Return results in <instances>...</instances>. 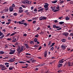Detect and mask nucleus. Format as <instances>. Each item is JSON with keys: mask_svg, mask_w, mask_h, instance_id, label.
<instances>
[{"mask_svg": "<svg viewBox=\"0 0 73 73\" xmlns=\"http://www.w3.org/2000/svg\"><path fill=\"white\" fill-rule=\"evenodd\" d=\"M34 41L35 42H37V41H38L37 39L36 38H34Z\"/></svg>", "mask_w": 73, "mask_h": 73, "instance_id": "nucleus-24", "label": "nucleus"}, {"mask_svg": "<svg viewBox=\"0 0 73 73\" xmlns=\"http://www.w3.org/2000/svg\"><path fill=\"white\" fill-rule=\"evenodd\" d=\"M8 64H9V63L7 62H6L5 64V65H8Z\"/></svg>", "mask_w": 73, "mask_h": 73, "instance_id": "nucleus-53", "label": "nucleus"}, {"mask_svg": "<svg viewBox=\"0 0 73 73\" xmlns=\"http://www.w3.org/2000/svg\"><path fill=\"white\" fill-rule=\"evenodd\" d=\"M33 58H31L30 59V61H33Z\"/></svg>", "mask_w": 73, "mask_h": 73, "instance_id": "nucleus-47", "label": "nucleus"}, {"mask_svg": "<svg viewBox=\"0 0 73 73\" xmlns=\"http://www.w3.org/2000/svg\"><path fill=\"white\" fill-rule=\"evenodd\" d=\"M34 11H35V12H37V10L36 9H34Z\"/></svg>", "mask_w": 73, "mask_h": 73, "instance_id": "nucleus-60", "label": "nucleus"}, {"mask_svg": "<svg viewBox=\"0 0 73 73\" xmlns=\"http://www.w3.org/2000/svg\"><path fill=\"white\" fill-rule=\"evenodd\" d=\"M73 65V62L71 63H70V62H68V65L69 66H72Z\"/></svg>", "mask_w": 73, "mask_h": 73, "instance_id": "nucleus-8", "label": "nucleus"}, {"mask_svg": "<svg viewBox=\"0 0 73 73\" xmlns=\"http://www.w3.org/2000/svg\"><path fill=\"white\" fill-rule=\"evenodd\" d=\"M28 0H25L23 2V4H28Z\"/></svg>", "mask_w": 73, "mask_h": 73, "instance_id": "nucleus-9", "label": "nucleus"}, {"mask_svg": "<svg viewBox=\"0 0 73 73\" xmlns=\"http://www.w3.org/2000/svg\"><path fill=\"white\" fill-rule=\"evenodd\" d=\"M8 58V56H6L3 58V59H6V58Z\"/></svg>", "mask_w": 73, "mask_h": 73, "instance_id": "nucleus-36", "label": "nucleus"}, {"mask_svg": "<svg viewBox=\"0 0 73 73\" xmlns=\"http://www.w3.org/2000/svg\"><path fill=\"white\" fill-rule=\"evenodd\" d=\"M19 62V63H21V64H24V63H25V62H24L20 61Z\"/></svg>", "mask_w": 73, "mask_h": 73, "instance_id": "nucleus-37", "label": "nucleus"}, {"mask_svg": "<svg viewBox=\"0 0 73 73\" xmlns=\"http://www.w3.org/2000/svg\"><path fill=\"white\" fill-rule=\"evenodd\" d=\"M27 34H24V35H23V36H27Z\"/></svg>", "mask_w": 73, "mask_h": 73, "instance_id": "nucleus-62", "label": "nucleus"}, {"mask_svg": "<svg viewBox=\"0 0 73 73\" xmlns=\"http://www.w3.org/2000/svg\"><path fill=\"white\" fill-rule=\"evenodd\" d=\"M69 36H73V33H70V34Z\"/></svg>", "mask_w": 73, "mask_h": 73, "instance_id": "nucleus-32", "label": "nucleus"}, {"mask_svg": "<svg viewBox=\"0 0 73 73\" xmlns=\"http://www.w3.org/2000/svg\"><path fill=\"white\" fill-rule=\"evenodd\" d=\"M53 49H54V47H52L50 49L51 50H53Z\"/></svg>", "mask_w": 73, "mask_h": 73, "instance_id": "nucleus-51", "label": "nucleus"}, {"mask_svg": "<svg viewBox=\"0 0 73 73\" xmlns=\"http://www.w3.org/2000/svg\"><path fill=\"white\" fill-rule=\"evenodd\" d=\"M13 15L15 16H17V14L16 13H14Z\"/></svg>", "mask_w": 73, "mask_h": 73, "instance_id": "nucleus-43", "label": "nucleus"}, {"mask_svg": "<svg viewBox=\"0 0 73 73\" xmlns=\"http://www.w3.org/2000/svg\"><path fill=\"white\" fill-rule=\"evenodd\" d=\"M58 11V10L56 9L54 11V12H57V11Z\"/></svg>", "mask_w": 73, "mask_h": 73, "instance_id": "nucleus-56", "label": "nucleus"}, {"mask_svg": "<svg viewBox=\"0 0 73 73\" xmlns=\"http://www.w3.org/2000/svg\"><path fill=\"white\" fill-rule=\"evenodd\" d=\"M54 22L55 23H58V22L57 21V20H55L54 21Z\"/></svg>", "mask_w": 73, "mask_h": 73, "instance_id": "nucleus-58", "label": "nucleus"}, {"mask_svg": "<svg viewBox=\"0 0 73 73\" xmlns=\"http://www.w3.org/2000/svg\"><path fill=\"white\" fill-rule=\"evenodd\" d=\"M25 45L26 46V48L27 49H28V48H29V46H28V44H25Z\"/></svg>", "mask_w": 73, "mask_h": 73, "instance_id": "nucleus-16", "label": "nucleus"}, {"mask_svg": "<svg viewBox=\"0 0 73 73\" xmlns=\"http://www.w3.org/2000/svg\"><path fill=\"white\" fill-rule=\"evenodd\" d=\"M47 51H45L44 52V57H46V56H47Z\"/></svg>", "mask_w": 73, "mask_h": 73, "instance_id": "nucleus-11", "label": "nucleus"}, {"mask_svg": "<svg viewBox=\"0 0 73 73\" xmlns=\"http://www.w3.org/2000/svg\"><path fill=\"white\" fill-rule=\"evenodd\" d=\"M58 68H60V67H61L62 66V64H59L58 65Z\"/></svg>", "mask_w": 73, "mask_h": 73, "instance_id": "nucleus-15", "label": "nucleus"}, {"mask_svg": "<svg viewBox=\"0 0 73 73\" xmlns=\"http://www.w3.org/2000/svg\"><path fill=\"white\" fill-rule=\"evenodd\" d=\"M23 25H24L25 26H27V24L26 23H23Z\"/></svg>", "mask_w": 73, "mask_h": 73, "instance_id": "nucleus-52", "label": "nucleus"}, {"mask_svg": "<svg viewBox=\"0 0 73 73\" xmlns=\"http://www.w3.org/2000/svg\"><path fill=\"white\" fill-rule=\"evenodd\" d=\"M34 47H35V48H37L38 47V45H35L34 46Z\"/></svg>", "mask_w": 73, "mask_h": 73, "instance_id": "nucleus-45", "label": "nucleus"}, {"mask_svg": "<svg viewBox=\"0 0 73 73\" xmlns=\"http://www.w3.org/2000/svg\"><path fill=\"white\" fill-rule=\"evenodd\" d=\"M44 4H45V5H44V7L45 8V9L46 11H48L49 9V8H48V5H49V4L47 3H44Z\"/></svg>", "mask_w": 73, "mask_h": 73, "instance_id": "nucleus-1", "label": "nucleus"}, {"mask_svg": "<svg viewBox=\"0 0 73 73\" xmlns=\"http://www.w3.org/2000/svg\"><path fill=\"white\" fill-rule=\"evenodd\" d=\"M4 11H5V12H7L8 11V9H4Z\"/></svg>", "mask_w": 73, "mask_h": 73, "instance_id": "nucleus-21", "label": "nucleus"}, {"mask_svg": "<svg viewBox=\"0 0 73 73\" xmlns=\"http://www.w3.org/2000/svg\"><path fill=\"white\" fill-rule=\"evenodd\" d=\"M16 38H15L12 40V42H16Z\"/></svg>", "mask_w": 73, "mask_h": 73, "instance_id": "nucleus-33", "label": "nucleus"}, {"mask_svg": "<svg viewBox=\"0 0 73 73\" xmlns=\"http://www.w3.org/2000/svg\"><path fill=\"white\" fill-rule=\"evenodd\" d=\"M3 35V33H1V31L0 32V36H1V35Z\"/></svg>", "mask_w": 73, "mask_h": 73, "instance_id": "nucleus-46", "label": "nucleus"}, {"mask_svg": "<svg viewBox=\"0 0 73 73\" xmlns=\"http://www.w3.org/2000/svg\"><path fill=\"white\" fill-rule=\"evenodd\" d=\"M52 43V41H50L49 42V43L48 44V46H49V45L51 44V43Z\"/></svg>", "mask_w": 73, "mask_h": 73, "instance_id": "nucleus-31", "label": "nucleus"}, {"mask_svg": "<svg viewBox=\"0 0 73 73\" xmlns=\"http://www.w3.org/2000/svg\"><path fill=\"white\" fill-rule=\"evenodd\" d=\"M16 33H17L16 32H15V33H13L10 35V36H13V35H15V34H16Z\"/></svg>", "mask_w": 73, "mask_h": 73, "instance_id": "nucleus-25", "label": "nucleus"}, {"mask_svg": "<svg viewBox=\"0 0 73 73\" xmlns=\"http://www.w3.org/2000/svg\"><path fill=\"white\" fill-rule=\"evenodd\" d=\"M63 60L64 59H63L60 60V61L59 62V64H60V63H63V62H64V61H63Z\"/></svg>", "mask_w": 73, "mask_h": 73, "instance_id": "nucleus-14", "label": "nucleus"}, {"mask_svg": "<svg viewBox=\"0 0 73 73\" xmlns=\"http://www.w3.org/2000/svg\"><path fill=\"white\" fill-rule=\"evenodd\" d=\"M23 10H19V12H20V13H22V12H23Z\"/></svg>", "mask_w": 73, "mask_h": 73, "instance_id": "nucleus-26", "label": "nucleus"}, {"mask_svg": "<svg viewBox=\"0 0 73 73\" xmlns=\"http://www.w3.org/2000/svg\"><path fill=\"white\" fill-rule=\"evenodd\" d=\"M43 9H44L43 8L40 9L38 10V12H41V11H43Z\"/></svg>", "mask_w": 73, "mask_h": 73, "instance_id": "nucleus-13", "label": "nucleus"}, {"mask_svg": "<svg viewBox=\"0 0 73 73\" xmlns=\"http://www.w3.org/2000/svg\"><path fill=\"white\" fill-rule=\"evenodd\" d=\"M18 23L20 24H23V23H22L21 22V21L19 22Z\"/></svg>", "mask_w": 73, "mask_h": 73, "instance_id": "nucleus-39", "label": "nucleus"}, {"mask_svg": "<svg viewBox=\"0 0 73 73\" xmlns=\"http://www.w3.org/2000/svg\"><path fill=\"white\" fill-rule=\"evenodd\" d=\"M53 28H54V29H56H56H57L58 28H60V27L56 26V25H53Z\"/></svg>", "mask_w": 73, "mask_h": 73, "instance_id": "nucleus-7", "label": "nucleus"}, {"mask_svg": "<svg viewBox=\"0 0 73 73\" xmlns=\"http://www.w3.org/2000/svg\"><path fill=\"white\" fill-rule=\"evenodd\" d=\"M65 19L66 20H69L70 19V18L69 17H66Z\"/></svg>", "mask_w": 73, "mask_h": 73, "instance_id": "nucleus-22", "label": "nucleus"}, {"mask_svg": "<svg viewBox=\"0 0 73 73\" xmlns=\"http://www.w3.org/2000/svg\"><path fill=\"white\" fill-rule=\"evenodd\" d=\"M57 1H52V3H57Z\"/></svg>", "mask_w": 73, "mask_h": 73, "instance_id": "nucleus-30", "label": "nucleus"}, {"mask_svg": "<svg viewBox=\"0 0 73 73\" xmlns=\"http://www.w3.org/2000/svg\"><path fill=\"white\" fill-rule=\"evenodd\" d=\"M10 51L11 52L9 53V54H12L14 53H15V52L16 51V50H10Z\"/></svg>", "mask_w": 73, "mask_h": 73, "instance_id": "nucleus-4", "label": "nucleus"}, {"mask_svg": "<svg viewBox=\"0 0 73 73\" xmlns=\"http://www.w3.org/2000/svg\"><path fill=\"white\" fill-rule=\"evenodd\" d=\"M33 24H36V21H34L33 22Z\"/></svg>", "mask_w": 73, "mask_h": 73, "instance_id": "nucleus-42", "label": "nucleus"}, {"mask_svg": "<svg viewBox=\"0 0 73 73\" xmlns=\"http://www.w3.org/2000/svg\"><path fill=\"white\" fill-rule=\"evenodd\" d=\"M1 23H2V24H5V21L3 22H1Z\"/></svg>", "mask_w": 73, "mask_h": 73, "instance_id": "nucleus-63", "label": "nucleus"}, {"mask_svg": "<svg viewBox=\"0 0 73 73\" xmlns=\"http://www.w3.org/2000/svg\"><path fill=\"white\" fill-rule=\"evenodd\" d=\"M12 7H15V5L14 4H13L12 5Z\"/></svg>", "mask_w": 73, "mask_h": 73, "instance_id": "nucleus-44", "label": "nucleus"}, {"mask_svg": "<svg viewBox=\"0 0 73 73\" xmlns=\"http://www.w3.org/2000/svg\"><path fill=\"white\" fill-rule=\"evenodd\" d=\"M35 62H36V60H33V61H32V63H34Z\"/></svg>", "mask_w": 73, "mask_h": 73, "instance_id": "nucleus-40", "label": "nucleus"}, {"mask_svg": "<svg viewBox=\"0 0 73 73\" xmlns=\"http://www.w3.org/2000/svg\"><path fill=\"white\" fill-rule=\"evenodd\" d=\"M11 23V22H8L6 23V24H7V25H9V24Z\"/></svg>", "mask_w": 73, "mask_h": 73, "instance_id": "nucleus-55", "label": "nucleus"}, {"mask_svg": "<svg viewBox=\"0 0 73 73\" xmlns=\"http://www.w3.org/2000/svg\"><path fill=\"white\" fill-rule=\"evenodd\" d=\"M4 37V35H3L0 37V39H2Z\"/></svg>", "mask_w": 73, "mask_h": 73, "instance_id": "nucleus-28", "label": "nucleus"}, {"mask_svg": "<svg viewBox=\"0 0 73 73\" xmlns=\"http://www.w3.org/2000/svg\"><path fill=\"white\" fill-rule=\"evenodd\" d=\"M31 3H32V1H28V3L27 4H31Z\"/></svg>", "mask_w": 73, "mask_h": 73, "instance_id": "nucleus-29", "label": "nucleus"}, {"mask_svg": "<svg viewBox=\"0 0 73 73\" xmlns=\"http://www.w3.org/2000/svg\"><path fill=\"white\" fill-rule=\"evenodd\" d=\"M64 2V1H62L60 2V3L62 4V3H63Z\"/></svg>", "mask_w": 73, "mask_h": 73, "instance_id": "nucleus-34", "label": "nucleus"}, {"mask_svg": "<svg viewBox=\"0 0 73 73\" xmlns=\"http://www.w3.org/2000/svg\"><path fill=\"white\" fill-rule=\"evenodd\" d=\"M5 48H7L8 47V46L7 45H5Z\"/></svg>", "mask_w": 73, "mask_h": 73, "instance_id": "nucleus-61", "label": "nucleus"}, {"mask_svg": "<svg viewBox=\"0 0 73 73\" xmlns=\"http://www.w3.org/2000/svg\"><path fill=\"white\" fill-rule=\"evenodd\" d=\"M28 11H29L28 10H26L24 11V12H25V13H27V12H28Z\"/></svg>", "mask_w": 73, "mask_h": 73, "instance_id": "nucleus-50", "label": "nucleus"}, {"mask_svg": "<svg viewBox=\"0 0 73 73\" xmlns=\"http://www.w3.org/2000/svg\"><path fill=\"white\" fill-rule=\"evenodd\" d=\"M13 69V68H12V67H9V70H12V69Z\"/></svg>", "mask_w": 73, "mask_h": 73, "instance_id": "nucleus-49", "label": "nucleus"}, {"mask_svg": "<svg viewBox=\"0 0 73 73\" xmlns=\"http://www.w3.org/2000/svg\"><path fill=\"white\" fill-rule=\"evenodd\" d=\"M4 52L2 51H0V54H4Z\"/></svg>", "mask_w": 73, "mask_h": 73, "instance_id": "nucleus-35", "label": "nucleus"}, {"mask_svg": "<svg viewBox=\"0 0 73 73\" xmlns=\"http://www.w3.org/2000/svg\"><path fill=\"white\" fill-rule=\"evenodd\" d=\"M24 47L23 46H22L21 48H20V50L19 51L20 53H21V52H23V51H24Z\"/></svg>", "mask_w": 73, "mask_h": 73, "instance_id": "nucleus-5", "label": "nucleus"}, {"mask_svg": "<svg viewBox=\"0 0 73 73\" xmlns=\"http://www.w3.org/2000/svg\"><path fill=\"white\" fill-rule=\"evenodd\" d=\"M42 18L43 20H46V18H47L46 17H45L44 16H42Z\"/></svg>", "mask_w": 73, "mask_h": 73, "instance_id": "nucleus-19", "label": "nucleus"}, {"mask_svg": "<svg viewBox=\"0 0 73 73\" xmlns=\"http://www.w3.org/2000/svg\"><path fill=\"white\" fill-rule=\"evenodd\" d=\"M9 62H12L14 61H15V60H13V59H11L9 60Z\"/></svg>", "mask_w": 73, "mask_h": 73, "instance_id": "nucleus-18", "label": "nucleus"}, {"mask_svg": "<svg viewBox=\"0 0 73 73\" xmlns=\"http://www.w3.org/2000/svg\"><path fill=\"white\" fill-rule=\"evenodd\" d=\"M61 29H61V28H59V29H56V30H57L58 31L59 30H61Z\"/></svg>", "mask_w": 73, "mask_h": 73, "instance_id": "nucleus-54", "label": "nucleus"}, {"mask_svg": "<svg viewBox=\"0 0 73 73\" xmlns=\"http://www.w3.org/2000/svg\"><path fill=\"white\" fill-rule=\"evenodd\" d=\"M35 37L37 38L38 37V35L37 34L35 36Z\"/></svg>", "mask_w": 73, "mask_h": 73, "instance_id": "nucleus-48", "label": "nucleus"}, {"mask_svg": "<svg viewBox=\"0 0 73 73\" xmlns=\"http://www.w3.org/2000/svg\"><path fill=\"white\" fill-rule=\"evenodd\" d=\"M39 20L40 21L42 20V16H41L40 17H39Z\"/></svg>", "mask_w": 73, "mask_h": 73, "instance_id": "nucleus-23", "label": "nucleus"}, {"mask_svg": "<svg viewBox=\"0 0 73 73\" xmlns=\"http://www.w3.org/2000/svg\"><path fill=\"white\" fill-rule=\"evenodd\" d=\"M50 8L52 9V11H54L55 9H56V7H53L52 6H51L50 7Z\"/></svg>", "mask_w": 73, "mask_h": 73, "instance_id": "nucleus-12", "label": "nucleus"}, {"mask_svg": "<svg viewBox=\"0 0 73 73\" xmlns=\"http://www.w3.org/2000/svg\"><path fill=\"white\" fill-rule=\"evenodd\" d=\"M33 20H36V18H33Z\"/></svg>", "mask_w": 73, "mask_h": 73, "instance_id": "nucleus-64", "label": "nucleus"}, {"mask_svg": "<svg viewBox=\"0 0 73 73\" xmlns=\"http://www.w3.org/2000/svg\"><path fill=\"white\" fill-rule=\"evenodd\" d=\"M58 73H61L62 72V70H59L58 71Z\"/></svg>", "mask_w": 73, "mask_h": 73, "instance_id": "nucleus-38", "label": "nucleus"}, {"mask_svg": "<svg viewBox=\"0 0 73 73\" xmlns=\"http://www.w3.org/2000/svg\"><path fill=\"white\" fill-rule=\"evenodd\" d=\"M64 22H59V24H60V25H62V24H64Z\"/></svg>", "mask_w": 73, "mask_h": 73, "instance_id": "nucleus-27", "label": "nucleus"}, {"mask_svg": "<svg viewBox=\"0 0 73 73\" xmlns=\"http://www.w3.org/2000/svg\"><path fill=\"white\" fill-rule=\"evenodd\" d=\"M66 39H62V42H65L66 41Z\"/></svg>", "mask_w": 73, "mask_h": 73, "instance_id": "nucleus-17", "label": "nucleus"}, {"mask_svg": "<svg viewBox=\"0 0 73 73\" xmlns=\"http://www.w3.org/2000/svg\"><path fill=\"white\" fill-rule=\"evenodd\" d=\"M7 40H8V41H11V39L10 38H8Z\"/></svg>", "mask_w": 73, "mask_h": 73, "instance_id": "nucleus-59", "label": "nucleus"}, {"mask_svg": "<svg viewBox=\"0 0 73 73\" xmlns=\"http://www.w3.org/2000/svg\"><path fill=\"white\" fill-rule=\"evenodd\" d=\"M66 48V46L64 44H63L61 46V49H65Z\"/></svg>", "mask_w": 73, "mask_h": 73, "instance_id": "nucleus-3", "label": "nucleus"}, {"mask_svg": "<svg viewBox=\"0 0 73 73\" xmlns=\"http://www.w3.org/2000/svg\"><path fill=\"white\" fill-rule=\"evenodd\" d=\"M13 11V8L12 7H10L9 8V11L10 12H12Z\"/></svg>", "mask_w": 73, "mask_h": 73, "instance_id": "nucleus-6", "label": "nucleus"}, {"mask_svg": "<svg viewBox=\"0 0 73 73\" xmlns=\"http://www.w3.org/2000/svg\"><path fill=\"white\" fill-rule=\"evenodd\" d=\"M20 47H19L17 49V52H20Z\"/></svg>", "mask_w": 73, "mask_h": 73, "instance_id": "nucleus-20", "label": "nucleus"}, {"mask_svg": "<svg viewBox=\"0 0 73 73\" xmlns=\"http://www.w3.org/2000/svg\"><path fill=\"white\" fill-rule=\"evenodd\" d=\"M56 9H60V7H59L58 6L57 7H56Z\"/></svg>", "mask_w": 73, "mask_h": 73, "instance_id": "nucleus-57", "label": "nucleus"}, {"mask_svg": "<svg viewBox=\"0 0 73 73\" xmlns=\"http://www.w3.org/2000/svg\"><path fill=\"white\" fill-rule=\"evenodd\" d=\"M0 66H1V70H5V69H7V68H6V67L5 66H4L3 65H1Z\"/></svg>", "mask_w": 73, "mask_h": 73, "instance_id": "nucleus-2", "label": "nucleus"}, {"mask_svg": "<svg viewBox=\"0 0 73 73\" xmlns=\"http://www.w3.org/2000/svg\"><path fill=\"white\" fill-rule=\"evenodd\" d=\"M63 35H64V36H65L66 37V36H67L68 35H69V33L66 32L64 33Z\"/></svg>", "mask_w": 73, "mask_h": 73, "instance_id": "nucleus-10", "label": "nucleus"}, {"mask_svg": "<svg viewBox=\"0 0 73 73\" xmlns=\"http://www.w3.org/2000/svg\"><path fill=\"white\" fill-rule=\"evenodd\" d=\"M25 55H29V56H30L31 55V54H29L28 53H27L26 54H25Z\"/></svg>", "mask_w": 73, "mask_h": 73, "instance_id": "nucleus-41", "label": "nucleus"}]
</instances>
